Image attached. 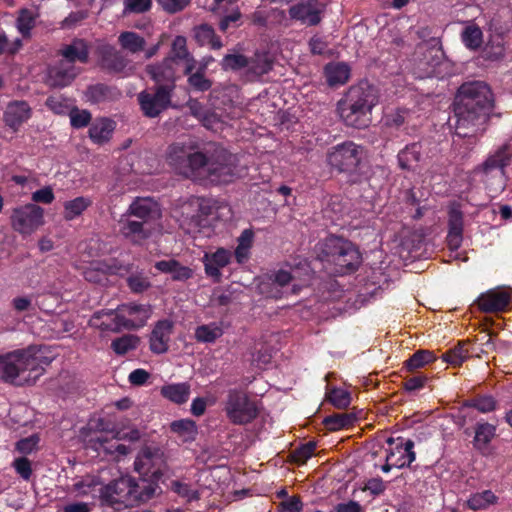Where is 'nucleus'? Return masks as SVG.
<instances>
[{
	"instance_id": "1",
	"label": "nucleus",
	"mask_w": 512,
	"mask_h": 512,
	"mask_svg": "<svg viewBox=\"0 0 512 512\" xmlns=\"http://www.w3.org/2000/svg\"><path fill=\"white\" fill-rule=\"evenodd\" d=\"M167 162L177 174L195 181L222 184L238 176L236 157L223 148L207 156L190 145L174 143L169 146Z\"/></svg>"
},
{
	"instance_id": "2",
	"label": "nucleus",
	"mask_w": 512,
	"mask_h": 512,
	"mask_svg": "<svg viewBox=\"0 0 512 512\" xmlns=\"http://www.w3.org/2000/svg\"><path fill=\"white\" fill-rule=\"evenodd\" d=\"M493 105V93L485 82L463 83L454 102L456 135L466 138L484 131Z\"/></svg>"
},
{
	"instance_id": "3",
	"label": "nucleus",
	"mask_w": 512,
	"mask_h": 512,
	"mask_svg": "<svg viewBox=\"0 0 512 512\" xmlns=\"http://www.w3.org/2000/svg\"><path fill=\"white\" fill-rule=\"evenodd\" d=\"M378 103L375 88L368 82L351 86L337 103V112L343 122L357 129L367 128L372 121V109Z\"/></svg>"
},
{
	"instance_id": "4",
	"label": "nucleus",
	"mask_w": 512,
	"mask_h": 512,
	"mask_svg": "<svg viewBox=\"0 0 512 512\" xmlns=\"http://www.w3.org/2000/svg\"><path fill=\"white\" fill-rule=\"evenodd\" d=\"M154 496V483H148L145 479L136 481L130 476L120 477L100 490L101 500L115 509L134 507Z\"/></svg>"
},
{
	"instance_id": "5",
	"label": "nucleus",
	"mask_w": 512,
	"mask_h": 512,
	"mask_svg": "<svg viewBox=\"0 0 512 512\" xmlns=\"http://www.w3.org/2000/svg\"><path fill=\"white\" fill-rule=\"evenodd\" d=\"M321 260L334 266V272L339 275L348 274L358 269L361 254L350 241L341 237L327 238L321 248Z\"/></svg>"
},
{
	"instance_id": "6",
	"label": "nucleus",
	"mask_w": 512,
	"mask_h": 512,
	"mask_svg": "<svg viewBox=\"0 0 512 512\" xmlns=\"http://www.w3.org/2000/svg\"><path fill=\"white\" fill-rule=\"evenodd\" d=\"M512 160V150L508 144L498 147L479 165L475 172L480 176L491 196L500 194L506 186L505 168Z\"/></svg>"
},
{
	"instance_id": "7",
	"label": "nucleus",
	"mask_w": 512,
	"mask_h": 512,
	"mask_svg": "<svg viewBox=\"0 0 512 512\" xmlns=\"http://www.w3.org/2000/svg\"><path fill=\"white\" fill-rule=\"evenodd\" d=\"M363 156L364 147L347 140L327 150L326 164L331 171L353 176L357 173Z\"/></svg>"
},
{
	"instance_id": "8",
	"label": "nucleus",
	"mask_w": 512,
	"mask_h": 512,
	"mask_svg": "<svg viewBox=\"0 0 512 512\" xmlns=\"http://www.w3.org/2000/svg\"><path fill=\"white\" fill-rule=\"evenodd\" d=\"M224 411L234 425L249 424L259 415L257 402L251 399L246 391L237 388L228 390Z\"/></svg>"
},
{
	"instance_id": "9",
	"label": "nucleus",
	"mask_w": 512,
	"mask_h": 512,
	"mask_svg": "<svg viewBox=\"0 0 512 512\" xmlns=\"http://www.w3.org/2000/svg\"><path fill=\"white\" fill-rule=\"evenodd\" d=\"M29 367L33 370V363L27 362L25 349L0 355V380L18 386L31 385Z\"/></svg>"
},
{
	"instance_id": "10",
	"label": "nucleus",
	"mask_w": 512,
	"mask_h": 512,
	"mask_svg": "<svg viewBox=\"0 0 512 512\" xmlns=\"http://www.w3.org/2000/svg\"><path fill=\"white\" fill-rule=\"evenodd\" d=\"M44 224V209L37 204L28 203L11 210L10 225L22 236H29Z\"/></svg>"
},
{
	"instance_id": "11",
	"label": "nucleus",
	"mask_w": 512,
	"mask_h": 512,
	"mask_svg": "<svg viewBox=\"0 0 512 512\" xmlns=\"http://www.w3.org/2000/svg\"><path fill=\"white\" fill-rule=\"evenodd\" d=\"M173 87L155 86L141 91L137 100L143 115L147 118H156L172 106Z\"/></svg>"
},
{
	"instance_id": "12",
	"label": "nucleus",
	"mask_w": 512,
	"mask_h": 512,
	"mask_svg": "<svg viewBox=\"0 0 512 512\" xmlns=\"http://www.w3.org/2000/svg\"><path fill=\"white\" fill-rule=\"evenodd\" d=\"M389 446L387 450L386 460L393 461L395 468L403 469L411 467V464L416 459V453L414 451V441L411 439H404L403 437H389L386 440Z\"/></svg>"
},
{
	"instance_id": "13",
	"label": "nucleus",
	"mask_w": 512,
	"mask_h": 512,
	"mask_svg": "<svg viewBox=\"0 0 512 512\" xmlns=\"http://www.w3.org/2000/svg\"><path fill=\"white\" fill-rule=\"evenodd\" d=\"M119 233L131 244L142 245L152 235L153 225L123 213L118 220Z\"/></svg>"
},
{
	"instance_id": "14",
	"label": "nucleus",
	"mask_w": 512,
	"mask_h": 512,
	"mask_svg": "<svg viewBox=\"0 0 512 512\" xmlns=\"http://www.w3.org/2000/svg\"><path fill=\"white\" fill-rule=\"evenodd\" d=\"M161 462L158 453L149 448L143 449L134 462L135 470L141 476L140 479H145L148 483H154L155 490L159 488L158 481L163 476Z\"/></svg>"
},
{
	"instance_id": "15",
	"label": "nucleus",
	"mask_w": 512,
	"mask_h": 512,
	"mask_svg": "<svg viewBox=\"0 0 512 512\" xmlns=\"http://www.w3.org/2000/svg\"><path fill=\"white\" fill-rule=\"evenodd\" d=\"M92 326L102 331L119 332L122 329H135V322L126 318L125 315L119 312L118 308L103 309L94 313L91 319Z\"/></svg>"
},
{
	"instance_id": "16",
	"label": "nucleus",
	"mask_w": 512,
	"mask_h": 512,
	"mask_svg": "<svg viewBox=\"0 0 512 512\" xmlns=\"http://www.w3.org/2000/svg\"><path fill=\"white\" fill-rule=\"evenodd\" d=\"M79 72L75 64L59 60L47 67L45 84L51 88L67 87L74 81Z\"/></svg>"
},
{
	"instance_id": "17",
	"label": "nucleus",
	"mask_w": 512,
	"mask_h": 512,
	"mask_svg": "<svg viewBox=\"0 0 512 512\" xmlns=\"http://www.w3.org/2000/svg\"><path fill=\"white\" fill-rule=\"evenodd\" d=\"M512 302V294L505 289H491L481 293L476 303L484 313L504 312Z\"/></svg>"
},
{
	"instance_id": "18",
	"label": "nucleus",
	"mask_w": 512,
	"mask_h": 512,
	"mask_svg": "<svg viewBox=\"0 0 512 512\" xmlns=\"http://www.w3.org/2000/svg\"><path fill=\"white\" fill-rule=\"evenodd\" d=\"M96 55L101 68L110 73H121L129 64L127 57L109 43L99 44L96 48Z\"/></svg>"
},
{
	"instance_id": "19",
	"label": "nucleus",
	"mask_w": 512,
	"mask_h": 512,
	"mask_svg": "<svg viewBox=\"0 0 512 512\" xmlns=\"http://www.w3.org/2000/svg\"><path fill=\"white\" fill-rule=\"evenodd\" d=\"M232 257V252L223 247L217 248L214 252H206L202 262L207 277L211 278L215 283L221 282V269L231 263Z\"/></svg>"
},
{
	"instance_id": "20",
	"label": "nucleus",
	"mask_w": 512,
	"mask_h": 512,
	"mask_svg": "<svg viewBox=\"0 0 512 512\" xmlns=\"http://www.w3.org/2000/svg\"><path fill=\"white\" fill-rule=\"evenodd\" d=\"M32 116V108L24 100L10 101L3 113L5 125L13 132H18L20 127Z\"/></svg>"
},
{
	"instance_id": "21",
	"label": "nucleus",
	"mask_w": 512,
	"mask_h": 512,
	"mask_svg": "<svg viewBox=\"0 0 512 512\" xmlns=\"http://www.w3.org/2000/svg\"><path fill=\"white\" fill-rule=\"evenodd\" d=\"M288 12L292 20L300 21L308 26H316L322 19L321 3L318 0H308L292 5Z\"/></svg>"
},
{
	"instance_id": "22",
	"label": "nucleus",
	"mask_w": 512,
	"mask_h": 512,
	"mask_svg": "<svg viewBox=\"0 0 512 512\" xmlns=\"http://www.w3.org/2000/svg\"><path fill=\"white\" fill-rule=\"evenodd\" d=\"M173 330L174 323L169 319H162L155 323L149 337V348L154 354H164L168 351Z\"/></svg>"
},
{
	"instance_id": "23",
	"label": "nucleus",
	"mask_w": 512,
	"mask_h": 512,
	"mask_svg": "<svg viewBox=\"0 0 512 512\" xmlns=\"http://www.w3.org/2000/svg\"><path fill=\"white\" fill-rule=\"evenodd\" d=\"M125 213L153 225L152 222L160 217L161 211L158 203L152 198L138 197L132 201Z\"/></svg>"
},
{
	"instance_id": "24",
	"label": "nucleus",
	"mask_w": 512,
	"mask_h": 512,
	"mask_svg": "<svg viewBox=\"0 0 512 512\" xmlns=\"http://www.w3.org/2000/svg\"><path fill=\"white\" fill-rule=\"evenodd\" d=\"M464 215L458 206H452L448 210V233L446 236L447 246L450 250L456 251L463 241Z\"/></svg>"
},
{
	"instance_id": "25",
	"label": "nucleus",
	"mask_w": 512,
	"mask_h": 512,
	"mask_svg": "<svg viewBox=\"0 0 512 512\" xmlns=\"http://www.w3.org/2000/svg\"><path fill=\"white\" fill-rule=\"evenodd\" d=\"M171 58H165L157 64L146 66V73L157 84L156 86H171L175 89L176 68Z\"/></svg>"
},
{
	"instance_id": "26",
	"label": "nucleus",
	"mask_w": 512,
	"mask_h": 512,
	"mask_svg": "<svg viewBox=\"0 0 512 512\" xmlns=\"http://www.w3.org/2000/svg\"><path fill=\"white\" fill-rule=\"evenodd\" d=\"M58 53L63 57L62 60L69 61L72 64L75 62L86 64L89 61V45L86 40L81 38H74L70 44L64 45Z\"/></svg>"
},
{
	"instance_id": "27",
	"label": "nucleus",
	"mask_w": 512,
	"mask_h": 512,
	"mask_svg": "<svg viewBox=\"0 0 512 512\" xmlns=\"http://www.w3.org/2000/svg\"><path fill=\"white\" fill-rule=\"evenodd\" d=\"M166 58H171L172 62L175 64H177L178 61H185L186 67L184 69V74H190V72L195 68L196 61L187 49V42L184 36L175 37L172 42L169 56Z\"/></svg>"
},
{
	"instance_id": "28",
	"label": "nucleus",
	"mask_w": 512,
	"mask_h": 512,
	"mask_svg": "<svg viewBox=\"0 0 512 512\" xmlns=\"http://www.w3.org/2000/svg\"><path fill=\"white\" fill-rule=\"evenodd\" d=\"M115 122L109 118L96 119L89 128V137L97 145L110 141L115 130Z\"/></svg>"
},
{
	"instance_id": "29",
	"label": "nucleus",
	"mask_w": 512,
	"mask_h": 512,
	"mask_svg": "<svg viewBox=\"0 0 512 512\" xmlns=\"http://www.w3.org/2000/svg\"><path fill=\"white\" fill-rule=\"evenodd\" d=\"M422 145L420 142L407 144L397 154L398 166L401 170L414 171L421 160Z\"/></svg>"
},
{
	"instance_id": "30",
	"label": "nucleus",
	"mask_w": 512,
	"mask_h": 512,
	"mask_svg": "<svg viewBox=\"0 0 512 512\" xmlns=\"http://www.w3.org/2000/svg\"><path fill=\"white\" fill-rule=\"evenodd\" d=\"M27 362L33 363V370L29 367V372L31 374L33 384L42 376L45 372V367L49 366L52 363V358L48 356H44L40 349H37L34 346H30L25 349Z\"/></svg>"
},
{
	"instance_id": "31",
	"label": "nucleus",
	"mask_w": 512,
	"mask_h": 512,
	"mask_svg": "<svg viewBox=\"0 0 512 512\" xmlns=\"http://www.w3.org/2000/svg\"><path fill=\"white\" fill-rule=\"evenodd\" d=\"M155 268L162 273L172 275L173 281H186L193 276V270L188 266H183L177 260H161L155 263Z\"/></svg>"
},
{
	"instance_id": "32",
	"label": "nucleus",
	"mask_w": 512,
	"mask_h": 512,
	"mask_svg": "<svg viewBox=\"0 0 512 512\" xmlns=\"http://www.w3.org/2000/svg\"><path fill=\"white\" fill-rule=\"evenodd\" d=\"M258 290L265 298L278 300L286 297L288 294H298L300 287L294 284L290 292L282 291L277 287V284L274 283L273 278L269 274H266L259 282Z\"/></svg>"
},
{
	"instance_id": "33",
	"label": "nucleus",
	"mask_w": 512,
	"mask_h": 512,
	"mask_svg": "<svg viewBox=\"0 0 512 512\" xmlns=\"http://www.w3.org/2000/svg\"><path fill=\"white\" fill-rule=\"evenodd\" d=\"M498 503V497L492 490H483L470 494L464 503V507L472 511L486 510Z\"/></svg>"
},
{
	"instance_id": "34",
	"label": "nucleus",
	"mask_w": 512,
	"mask_h": 512,
	"mask_svg": "<svg viewBox=\"0 0 512 512\" xmlns=\"http://www.w3.org/2000/svg\"><path fill=\"white\" fill-rule=\"evenodd\" d=\"M324 74L330 86L343 85L349 79L350 67L344 62L328 63Z\"/></svg>"
},
{
	"instance_id": "35",
	"label": "nucleus",
	"mask_w": 512,
	"mask_h": 512,
	"mask_svg": "<svg viewBox=\"0 0 512 512\" xmlns=\"http://www.w3.org/2000/svg\"><path fill=\"white\" fill-rule=\"evenodd\" d=\"M496 435V427L488 422H478L475 426L474 447L485 453L490 442Z\"/></svg>"
},
{
	"instance_id": "36",
	"label": "nucleus",
	"mask_w": 512,
	"mask_h": 512,
	"mask_svg": "<svg viewBox=\"0 0 512 512\" xmlns=\"http://www.w3.org/2000/svg\"><path fill=\"white\" fill-rule=\"evenodd\" d=\"M161 395L176 404H184L189 399L190 385L186 382L167 384L161 387Z\"/></svg>"
},
{
	"instance_id": "37",
	"label": "nucleus",
	"mask_w": 512,
	"mask_h": 512,
	"mask_svg": "<svg viewBox=\"0 0 512 512\" xmlns=\"http://www.w3.org/2000/svg\"><path fill=\"white\" fill-rule=\"evenodd\" d=\"M118 94L116 89L102 83L90 85L85 92L87 101L94 104L113 100Z\"/></svg>"
},
{
	"instance_id": "38",
	"label": "nucleus",
	"mask_w": 512,
	"mask_h": 512,
	"mask_svg": "<svg viewBox=\"0 0 512 512\" xmlns=\"http://www.w3.org/2000/svg\"><path fill=\"white\" fill-rule=\"evenodd\" d=\"M498 401L489 394H478L463 402L464 408H473L480 413H490L497 409Z\"/></svg>"
},
{
	"instance_id": "39",
	"label": "nucleus",
	"mask_w": 512,
	"mask_h": 512,
	"mask_svg": "<svg viewBox=\"0 0 512 512\" xmlns=\"http://www.w3.org/2000/svg\"><path fill=\"white\" fill-rule=\"evenodd\" d=\"M118 43L123 50L131 54H137L145 49L146 40L138 33L133 31H124L118 36Z\"/></svg>"
},
{
	"instance_id": "40",
	"label": "nucleus",
	"mask_w": 512,
	"mask_h": 512,
	"mask_svg": "<svg viewBox=\"0 0 512 512\" xmlns=\"http://www.w3.org/2000/svg\"><path fill=\"white\" fill-rule=\"evenodd\" d=\"M117 308L119 312L125 315L126 318L135 317V319L132 320L135 322L136 328L144 326L150 316L149 308L142 304H122Z\"/></svg>"
},
{
	"instance_id": "41",
	"label": "nucleus",
	"mask_w": 512,
	"mask_h": 512,
	"mask_svg": "<svg viewBox=\"0 0 512 512\" xmlns=\"http://www.w3.org/2000/svg\"><path fill=\"white\" fill-rule=\"evenodd\" d=\"M248 73L260 77L267 74L273 68V61L267 53H255L253 57L248 58Z\"/></svg>"
},
{
	"instance_id": "42",
	"label": "nucleus",
	"mask_w": 512,
	"mask_h": 512,
	"mask_svg": "<svg viewBox=\"0 0 512 512\" xmlns=\"http://www.w3.org/2000/svg\"><path fill=\"white\" fill-rule=\"evenodd\" d=\"M468 342L459 341L454 347L448 349L442 354V360L452 366H461L462 363L470 357L467 349Z\"/></svg>"
},
{
	"instance_id": "43",
	"label": "nucleus",
	"mask_w": 512,
	"mask_h": 512,
	"mask_svg": "<svg viewBox=\"0 0 512 512\" xmlns=\"http://www.w3.org/2000/svg\"><path fill=\"white\" fill-rule=\"evenodd\" d=\"M435 360L436 356L432 351L418 350L404 362V368L409 372H415L427 364L433 363Z\"/></svg>"
},
{
	"instance_id": "44",
	"label": "nucleus",
	"mask_w": 512,
	"mask_h": 512,
	"mask_svg": "<svg viewBox=\"0 0 512 512\" xmlns=\"http://www.w3.org/2000/svg\"><path fill=\"white\" fill-rule=\"evenodd\" d=\"M222 335L223 330L217 323L200 325L194 333V337L199 343H214Z\"/></svg>"
},
{
	"instance_id": "45",
	"label": "nucleus",
	"mask_w": 512,
	"mask_h": 512,
	"mask_svg": "<svg viewBox=\"0 0 512 512\" xmlns=\"http://www.w3.org/2000/svg\"><path fill=\"white\" fill-rule=\"evenodd\" d=\"M91 205V199L84 196H79L73 200L66 201L64 203V218L66 220H73L80 216Z\"/></svg>"
},
{
	"instance_id": "46",
	"label": "nucleus",
	"mask_w": 512,
	"mask_h": 512,
	"mask_svg": "<svg viewBox=\"0 0 512 512\" xmlns=\"http://www.w3.org/2000/svg\"><path fill=\"white\" fill-rule=\"evenodd\" d=\"M356 416L351 413H336L324 418L323 424L330 431L348 428L354 424Z\"/></svg>"
},
{
	"instance_id": "47",
	"label": "nucleus",
	"mask_w": 512,
	"mask_h": 512,
	"mask_svg": "<svg viewBox=\"0 0 512 512\" xmlns=\"http://www.w3.org/2000/svg\"><path fill=\"white\" fill-rule=\"evenodd\" d=\"M206 64L201 65L196 72L186 74L188 76L187 82L191 89L196 92H206L211 89L212 81L205 77Z\"/></svg>"
},
{
	"instance_id": "48",
	"label": "nucleus",
	"mask_w": 512,
	"mask_h": 512,
	"mask_svg": "<svg viewBox=\"0 0 512 512\" xmlns=\"http://www.w3.org/2000/svg\"><path fill=\"white\" fill-rule=\"evenodd\" d=\"M140 342V338L136 335L126 334L112 340L111 349L115 354L123 356L131 350H135Z\"/></svg>"
},
{
	"instance_id": "49",
	"label": "nucleus",
	"mask_w": 512,
	"mask_h": 512,
	"mask_svg": "<svg viewBox=\"0 0 512 512\" xmlns=\"http://www.w3.org/2000/svg\"><path fill=\"white\" fill-rule=\"evenodd\" d=\"M36 15L28 8H22L18 12L16 27L23 37L30 36L35 26Z\"/></svg>"
},
{
	"instance_id": "50",
	"label": "nucleus",
	"mask_w": 512,
	"mask_h": 512,
	"mask_svg": "<svg viewBox=\"0 0 512 512\" xmlns=\"http://www.w3.org/2000/svg\"><path fill=\"white\" fill-rule=\"evenodd\" d=\"M327 400L338 409H346L351 403V394L342 388H332L326 394Z\"/></svg>"
},
{
	"instance_id": "51",
	"label": "nucleus",
	"mask_w": 512,
	"mask_h": 512,
	"mask_svg": "<svg viewBox=\"0 0 512 512\" xmlns=\"http://www.w3.org/2000/svg\"><path fill=\"white\" fill-rule=\"evenodd\" d=\"M483 33L478 26H468L462 32V41L467 48L476 50L482 44Z\"/></svg>"
},
{
	"instance_id": "52",
	"label": "nucleus",
	"mask_w": 512,
	"mask_h": 512,
	"mask_svg": "<svg viewBox=\"0 0 512 512\" xmlns=\"http://www.w3.org/2000/svg\"><path fill=\"white\" fill-rule=\"evenodd\" d=\"M315 449L316 443L309 441L294 449L291 453V459L297 465H303L313 456Z\"/></svg>"
},
{
	"instance_id": "53",
	"label": "nucleus",
	"mask_w": 512,
	"mask_h": 512,
	"mask_svg": "<svg viewBox=\"0 0 512 512\" xmlns=\"http://www.w3.org/2000/svg\"><path fill=\"white\" fill-rule=\"evenodd\" d=\"M171 431L180 436L192 438L197 433L195 421L191 419H180L173 421L170 425Z\"/></svg>"
},
{
	"instance_id": "54",
	"label": "nucleus",
	"mask_w": 512,
	"mask_h": 512,
	"mask_svg": "<svg viewBox=\"0 0 512 512\" xmlns=\"http://www.w3.org/2000/svg\"><path fill=\"white\" fill-rule=\"evenodd\" d=\"M45 105L48 109L59 115L67 114L70 110L69 99L63 95L49 96L45 101Z\"/></svg>"
},
{
	"instance_id": "55",
	"label": "nucleus",
	"mask_w": 512,
	"mask_h": 512,
	"mask_svg": "<svg viewBox=\"0 0 512 512\" xmlns=\"http://www.w3.org/2000/svg\"><path fill=\"white\" fill-rule=\"evenodd\" d=\"M170 488L174 493L184 498L187 502L197 501L200 498L199 492L191 489L190 485L187 483L175 480L171 482Z\"/></svg>"
},
{
	"instance_id": "56",
	"label": "nucleus",
	"mask_w": 512,
	"mask_h": 512,
	"mask_svg": "<svg viewBox=\"0 0 512 512\" xmlns=\"http://www.w3.org/2000/svg\"><path fill=\"white\" fill-rule=\"evenodd\" d=\"M249 65L248 57L242 54H227L224 56L221 62V66L224 70H240Z\"/></svg>"
},
{
	"instance_id": "57",
	"label": "nucleus",
	"mask_w": 512,
	"mask_h": 512,
	"mask_svg": "<svg viewBox=\"0 0 512 512\" xmlns=\"http://www.w3.org/2000/svg\"><path fill=\"white\" fill-rule=\"evenodd\" d=\"M39 441V436L37 434H33L17 441L15 449L23 455H28L38 449Z\"/></svg>"
},
{
	"instance_id": "58",
	"label": "nucleus",
	"mask_w": 512,
	"mask_h": 512,
	"mask_svg": "<svg viewBox=\"0 0 512 512\" xmlns=\"http://www.w3.org/2000/svg\"><path fill=\"white\" fill-rule=\"evenodd\" d=\"M428 377L422 373L416 374L412 377H406L402 382V388L409 392H416L425 387Z\"/></svg>"
},
{
	"instance_id": "59",
	"label": "nucleus",
	"mask_w": 512,
	"mask_h": 512,
	"mask_svg": "<svg viewBox=\"0 0 512 512\" xmlns=\"http://www.w3.org/2000/svg\"><path fill=\"white\" fill-rule=\"evenodd\" d=\"M12 467L23 480H30L33 470L31 461L27 457L16 458L12 463Z\"/></svg>"
},
{
	"instance_id": "60",
	"label": "nucleus",
	"mask_w": 512,
	"mask_h": 512,
	"mask_svg": "<svg viewBox=\"0 0 512 512\" xmlns=\"http://www.w3.org/2000/svg\"><path fill=\"white\" fill-rule=\"evenodd\" d=\"M91 121V114L87 110H78L73 108L70 111V123L71 126L79 129L86 127Z\"/></svg>"
},
{
	"instance_id": "61",
	"label": "nucleus",
	"mask_w": 512,
	"mask_h": 512,
	"mask_svg": "<svg viewBox=\"0 0 512 512\" xmlns=\"http://www.w3.org/2000/svg\"><path fill=\"white\" fill-rule=\"evenodd\" d=\"M152 0H124L125 13H144L149 11Z\"/></svg>"
},
{
	"instance_id": "62",
	"label": "nucleus",
	"mask_w": 512,
	"mask_h": 512,
	"mask_svg": "<svg viewBox=\"0 0 512 512\" xmlns=\"http://www.w3.org/2000/svg\"><path fill=\"white\" fill-rule=\"evenodd\" d=\"M269 275L273 278V281L277 284V287H279L282 291L290 292L288 290V286L291 284L293 276L289 271L279 269L269 273Z\"/></svg>"
},
{
	"instance_id": "63",
	"label": "nucleus",
	"mask_w": 512,
	"mask_h": 512,
	"mask_svg": "<svg viewBox=\"0 0 512 512\" xmlns=\"http://www.w3.org/2000/svg\"><path fill=\"white\" fill-rule=\"evenodd\" d=\"M127 285L132 292L142 293L150 287V282L146 277L136 274L127 278Z\"/></svg>"
},
{
	"instance_id": "64",
	"label": "nucleus",
	"mask_w": 512,
	"mask_h": 512,
	"mask_svg": "<svg viewBox=\"0 0 512 512\" xmlns=\"http://www.w3.org/2000/svg\"><path fill=\"white\" fill-rule=\"evenodd\" d=\"M214 34V29L208 24H201L195 28V39L201 46L207 45Z\"/></svg>"
}]
</instances>
